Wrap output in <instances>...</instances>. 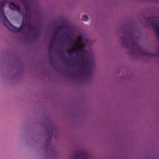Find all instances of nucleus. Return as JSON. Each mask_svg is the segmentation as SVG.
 <instances>
[{
    "label": "nucleus",
    "instance_id": "1",
    "mask_svg": "<svg viewBox=\"0 0 159 159\" xmlns=\"http://www.w3.org/2000/svg\"><path fill=\"white\" fill-rule=\"evenodd\" d=\"M121 42L125 43V46L128 48H130L132 50L137 48L136 52L142 56H157L158 54H151L149 53L146 51H144L141 49L139 47L137 42L134 41L132 39L130 42L128 41V39L126 36H123L121 38Z\"/></svg>",
    "mask_w": 159,
    "mask_h": 159
},
{
    "label": "nucleus",
    "instance_id": "2",
    "mask_svg": "<svg viewBox=\"0 0 159 159\" xmlns=\"http://www.w3.org/2000/svg\"><path fill=\"white\" fill-rule=\"evenodd\" d=\"M0 4L2 6V7L0 9V12L1 11V12L2 19L4 25L8 29L10 30L12 32H18L21 31L23 27V23L21 24L19 28L16 27L13 25L8 20L7 18L5 16V13L3 9V7L5 6V2H1Z\"/></svg>",
    "mask_w": 159,
    "mask_h": 159
},
{
    "label": "nucleus",
    "instance_id": "3",
    "mask_svg": "<svg viewBox=\"0 0 159 159\" xmlns=\"http://www.w3.org/2000/svg\"><path fill=\"white\" fill-rule=\"evenodd\" d=\"M81 56L82 59L81 66L83 67L81 68L80 71L78 72L77 73L79 74L80 73H81L86 76L89 72V70L86 69L89 64V62L87 59L84 57V54L82 53Z\"/></svg>",
    "mask_w": 159,
    "mask_h": 159
},
{
    "label": "nucleus",
    "instance_id": "4",
    "mask_svg": "<svg viewBox=\"0 0 159 159\" xmlns=\"http://www.w3.org/2000/svg\"><path fill=\"white\" fill-rule=\"evenodd\" d=\"M151 21V25L154 28V30L155 32L157 33L158 38L159 39V23L158 18L154 17L150 18L148 20V21Z\"/></svg>",
    "mask_w": 159,
    "mask_h": 159
},
{
    "label": "nucleus",
    "instance_id": "5",
    "mask_svg": "<svg viewBox=\"0 0 159 159\" xmlns=\"http://www.w3.org/2000/svg\"><path fill=\"white\" fill-rule=\"evenodd\" d=\"M67 39L70 44L74 45V47L75 48L79 50L81 52L85 53V51L83 49V48L85 46L84 43H81L80 45L79 46L70 37H67Z\"/></svg>",
    "mask_w": 159,
    "mask_h": 159
},
{
    "label": "nucleus",
    "instance_id": "6",
    "mask_svg": "<svg viewBox=\"0 0 159 159\" xmlns=\"http://www.w3.org/2000/svg\"><path fill=\"white\" fill-rule=\"evenodd\" d=\"M57 35V32L54 33L52 37V38L51 41L50 43V44L48 48V52L49 54H51L52 52V50L53 47V44L55 40L56 39Z\"/></svg>",
    "mask_w": 159,
    "mask_h": 159
},
{
    "label": "nucleus",
    "instance_id": "7",
    "mask_svg": "<svg viewBox=\"0 0 159 159\" xmlns=\"http://www.w3.org/2000/svg\"><path fill=\"white\" fill-rule=\"evenodd\" d=\"M28 27L30 30L32 31L34 33V37L37 38L38 37V33L37 32L36 30L34 27L32 26L31 24H30L28 25Z\"/></svg>",
    "mask_w": 159,
    "mask_h": 159
},
{
    "label": "nucleus",
    "instance_id": "8",
    "mask_svg": "<svg viewBox=\"0 0 159 159\" xmlns=\"http://www.w3.org/2000/svg\"><path fill=\"white\" fill-rule=\"evenodd\" d=\"M24 8L26 15L27 16H30L31 15V13L30 12V6L26 4L24 6Z\"/></svg>",
    "mask_w": 159,
    "mask_h": 159
},
{
    "label": "nucleus",
    "instance_id": "9",
    "mask_svg": "<svg viewBox=\"0 0 159 159\" xmlns=\"http://www.w3.org/2000/svg\"><path fill=\"white\" fill-rule=\"evenodd\" d=\"M65 28V27L64 26H58L57 28V29H56L55 32H54V33H57V34L58 32L59 31H60L61 30V29H62V28Z\"/></svg>",
    "mask_w": 159,
    "mask_h": 159
},
{
    "label": "nucleus",
    "instance_id": "10",
    "mask_svg": "<svg viewBox=\"0 0 159 159\" xmlns=\"http://www.w3.org/2000/svg\"><path fill=\"white\" fill-rule=\"evenodd\" d=\"M67 52L69 53L70 55H71L73 53H75L76 51L75 50H74L73 49H68L67 50Z\"/></svg>",
    "mask_w": 159,
    "mask_h": 159
},
{
    "label": "nucleus",
    "instance_id": "11",
    "mask_svg": "<svg viewBox=\"0 0 159 159\" xmlns=\"http://www.w3.org/2000/svg\"><path fill=\"white\" fill-rule=\"evenodd\" d=\"M82 36L81 35H80L78 37L77 40V42H78L79 43H82L81 41H82Z\"/></svg>",
    "mask_w": 159,
    "mask_h": 159
},
{
    "label": "nucleus",
    "instance_id": "12",
    "mask_svg": "<svg viewBox=\"0 0 159 159\" xmlns=\"http://www.w3.org/2000/svg\"><path fill=\"white\" fill-rule=\"evenodd\" d=\"M82 19L84 21H87L88 19V17L86 15H84L83 16Z\"/></svg>",
    "mask_w": 159,
    "mask_h": 159
},
{
    "label": "nucleus",
    "instance_id": "13",
    "mask_svg": "<svg viewBox=\"0 0 159 159\" xmlns=\"http://www.w3.org/2000/svg\"><path fill=\"white\" fill-rule=\"evenodd\" d=\"M80 155L78 154H75L74 156V159H79Z\"/></svg>",
    "mask_w": 159,
    "mask_h": 159
},
{
    "label": "nucleus",
    "instance_id": "14",
    "mask_svg": "<svg viewBox=\"0 0 159 159\" xmlns=\"http://www.w3.org/2000/svg\"><path fill=\"white\" fill-rule=\"evenodd\" d=\"M8 5H11L12 6H13V7H15L16 6V5H15L13 2H9L8 3Z\"/></svg>",
    "mask_w": 159,
    "mask_h": 159
},
{
    "label": "nucleus",
    "instance_id": "15",
    "mask_svg": "<svg viewBox=\"0 0 159 159\" xmlns=\"http://www.w3.org/2000/svg\"><path fill=\"white\" fill-rule=\"evenodd\" d=\"M52 130H51L49 132V138L50 139H51L52 136Z\"/></svg>",
    "mask_w": 159,
    "mask_h": 159
},
{
    "label": "nucleus",
    "instance_id": "16",
    "mask_svg": "<svg viewBox=\"0 0 159 159\" xmlns=\"http://www.w3.org/2000/svg\"><path fill=\"white\" fill-rule=\"evenodd\" d=\"M62 59L66 63H67V61L65 59L64 56H62L61 57Z\"/></svg>",
    "mask_w": 159,
    "mask_h": 159
},
{
    "label": "nucleus",
    "instance_id": "17",
    "mask_svg": "<svg viewBox=\"0 0 159 159\" xmlns=\"http://www.w3.org/2000/svg\"><path fill=\"white\" fill-rule=\"evenodd\" d=\"M15 7L16 8L18 11H19L20 9V8L19 6H17L16 5V6Z\"/></svg>",
    "mask_w": 159,
    "mask_h": 159
},
{
    "label": "nucleus",
    "instance_id": "18",
    "mask_svg": "<svg viewBox=\"0 0 159 159\" xmlns=\"http://www.w3.org/2000/svg\"><path fill=\"white\" fill-rule=\"evenodd\" d=\"M67 65H68V66H71V65H70V64H67Z\"/></svg>",
    "mask_w": 159,
    "mask_h": 159
},
{
    "label": "nucleus",
    "instance_id": "19",
    "mask_svg": "<svg viewBox=\"0 0 159 159\" xmlns=\"http://www.w3.org/2000/svg\"><path fill=\"white\" fill-rule=\"evenodd\" d=\"M9 7H10V8L11 9H12V8L11 7H10V6H9Z\"/></svg>",
    "mask_w": 159,
    "mask_h": 159
}]
</instances>
